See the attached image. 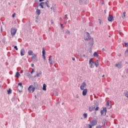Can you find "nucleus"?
Instances as JSON below:
<instances>
[{"label": "nucleus", "mask_w": 128, "mask_h": 128, "mask_svg": "<svg viewBox=\"0 0 128 128\" xmlns=\"http://www.w3.org/2000/svg\"><path fill=\"white\" fill-rule=\"evenodd\" d=\"M98 124V120H92V121H90V125L92 128Z\"/></svg>", "instance_id": "nucleus-1"}, {"label": "nucleus", "mask_w": 128, "mask_h": 128, "mask_svg": "<svg viewBox=\"0 0 128 128\" xmlns=\"http://www.w3.org/2000/svg\"><path fill=\"white\" fill-rule=\"evenodd\" d=\"M36 90V88L34 87V86L31 85L28 88V90L29 91V92H34V90Z\"/></svg>", "instance_id": "nucleus-2"}, {"label": "nucleus", "mask_w": 128, "mask_h": 128, "mask_svg": "<svg viewBox=\"0 0 128 128\" xmlns=\"http://www.w3.org/2000/svg\"><path fill=\"white\" fill-rule=\"evenodd\" d=\"M11 35L12 36H14V35L16 34V29L12 28L10 30Z\"/></svg>", "instance_id": "nucleus-3"}, {"label": "nucleus", "mask_w": 128, "mask_h": 128, "mask_svg": "<svg viewBox=\"0 0 128 128\" xmlns=\"http://www.w3.org/2000/svg\"><path fill=\"white\" fill-rule=\"evenodd\" d=\"M86 88V82H83L80 86V89L81 90H84Z\"/></svg>", "instance_id": "nucleus-4"}, {"label": "nucleus", "mask_w": 128, "mask_h": 128, "mask_svg": "<svg viewBox=\"0 0 128 128\" xmlns=\"http://www.w3.org/2000/svg\"><path fill=\"white\" fill-rule=\"evenodd\" d=\"M115 66L119 69H120L122 68V62H120L116 64Z\"/></svg>", "instance_id": "nucleus-5"}, {"label": "nucleus", "mask_w": 128, "mask_h": 128, "mask_svg": "<svg viewBox=\"0 0 128 128\" xmlns=\"http://www.w3.org/2000/svg\"><path fill=\"white\" fill-rule=\"evenodd\" d=\"M89 64H90V68H94V62H92V58H90L89 60Z\"/></svg>", "instance_id": "nucleus-6"}, {"label": "nucleus", "mask_w": 128, "mask_h": 128, "mask_svg": "<svg viewBox=\"0 0 128 128\" xmlns=\"http://www.w3.org/2000/svg\"><path fill=\"white\" fill-rule=\"evenodd\" d=\"M102 116H106V108H104L102 110L100 111Z\"/></svg>", "instance_id": "nucleus-7"}, {"label": "nucleus", "mask_w": 128, "mask_h": 128, "mask_svg": "<svg viewBox=\"0 0 128 128\" xmlns=\"http://www.w3.org/2000/svg\"><path fill=\"white\" fill-rule=\"evenodd\" d=\"M108 22H112V20H114V16L109 14L108 17Z\"/></svg>", "instance_id": "nucleus-8"}, {"label": "nucleus", "mask_w": 128, "mask_h": 128, "mask_svg": "<svg viewBox=\"0 0 128 128\" xmlns=\"http://www.w3.org/2000/svg\"><path fill=\"white\" fill-rule=\"evenodd\" d=\"M24 54H26V50H24V48H22L20 50V56H24Z\"/></svg>", "instance_id": "nucleus-9"}, {"label": "nucleus", "mask_w": 128, "mask_h": 128, "mask_svg": "<svg viewBox=\"0 0 128 128\" xmlns=\"http://www.w3.org/2000/svg\"><path fill=\"white\" fill-rule=\"evenodd\" d=\"M88 94V89L85 88L83 90V91L82 92V94L84 96H86V94Z\"/></svg>", "instance_id": "nucleus-10"}, {"label": "nucleus", "mask_w": 128, "mask_h": 128, "mask_svg": "<svg viewBox=\"0 0 128 128\" xmlns=\"http://www.w3.org/2000/svg\"><path fill=\"white\" fill-rule=\"evenodd\" d=\"M88 34H87V38H86L84 40H90V38H92V37L90 36V34L88 32H87Z\"/></svg>", "instance_id": "nucleus-11"}, {"label": "nucleus", "mask_w": 128, "mask_h": 128, "mask_svg": "<svg viewBox=\"0 0 128 128\" xmlns=\"http://www.w3.org/2000/svg\"><path fill=\"white\" fill-rule=\"evenodd\" d=\"M42 54L43 58L44 60H46V50H44V49L42 50Z\"/></svg>", "instance_id": "nucleus-12"}, {"label": "nucleus", "mask_w": 128, "mask_h": 128, "mask_svg": "<svg viewBox=\"0 0 128 128\" xmlns=\"http://www.w3.org/2000/svg\"><path fill=\"white\" fill-rule=\"evenodd\" d=\"M52 56H50L49 57V59H48V62L50 64H52Z\"/></svg>", "instance_id": "nucleus-13"}, {"label": "nucleus", "mask_w": 128, "mask_h": 128, "mask_svg": "<svg viewBox=\"0 0 128 128\" xmlns=\"http://www.w3.org/2000/svg\"><path fill=\"white\" fill-rule=\"evenodd\" d=\"M84 128H92V126H90V124H86L84 126Z\"/></svg>", "instance_id": "nucleus-14"}, {"label": "nucleus", "mask_w": 128, "mask_h": 128, "mask_svg": "<svg viewBox=\"0 0 128 128\" xmlns=\"http://www.w3.org/2000/svg\"><path fill=\"white\" fill-rule=\"evenodd\" d=\"M42 71H40L38 73L36 76H34V78H38L40 77V76H42Z\"/></svg>", "instance_id": "nucleus-15"}, {"label": "nucleus", "mask_w": 128, "mask_h": 128, "mask_svg": "<svg viewBox=\"0 0 128 128\" xmlns=\"http://www.w3.org/2000/svg\"><path fill=\"white\" fill-rule=\"evenodd\" d=\"M34 54V52H32V50H29L28 52V56H32Z\"/></svg>", "instance_id": "nucleus-16"}, {"label": "nucleus", "mask_w": 128, "mask_h": 128, "mask_svg": "<svg viewBox=\"0 0 128 128\" xmlns=\"http://www.w3.org/2000/svg\"><path fill=\"white\" fill-rule=\"evenodd\" d=\"M36 13L38 16H40V9H37L36 10Z\"/></svg>", "instance_id": "nucleus-17"}, {"label": "nucleus", "mask_w": 128, "mask_h": 128, "mask_svg": "<svg viewBox=\"0 0 128 128\" xmlns=\"http://www.w3.org/2000/svg\"><path fill=\"white\" fill-rule=\"evenodd\" d=\"M50 2L48 1V0H47L45 2V4H46L47 8H50V6H48Z\"/></svg>", "instance_id": "nucleus-18"}, {"label": "nucleus", "mask_w": 128, "mask_h": 128, "mask_svg": "<svg viewBox=\"0 0 128 128\" xmlns=\"http://www.w3.org/2000/svg\"><path fill=\"white\" fill-rule=\"evenodd\" d=\"M94 64L96 68H98V60H96V61L94 62Z\"/></svg>", "instance_id": "nucleus-19"}, {"label": "nucleus", "mask_w": 128, "mask_h": 128, "mask_svg": "<svg viewBox=\"0 0 128 128\" xmlns=\"http://www.w3.org/2000/svg\"><path fill=\"white\" fill-rule=\"evenodd\" d=\"M42 90H46V84H43Z\"/></svg>", "instance_id": "nucleus-20"}, {"label": "nucleus", "mask_w": 128, "mask_h": 128, "mask_svg": "<svg viewBox=\"0 0 128 128\" xmlns=\"http://www.w3.org/2000/svg\"><path fill=\"white\" fill-rule=\"evenodd\" d=\"M44 4L45 3L44 2H42L40 3V6H41V8H44Z\"/></svg>", "instance_id": "nucleus-21"}, {"label": "nucleus", "mask_w": 128, "mask_h": 128, "mask_svg": "<svg viewBox=\"0 0 128 128\" xmlns=\"http://www.w3.org/2000/svg\"><path fill=\"white\" fill-rule=\"evenodd\" d=\"M94 56H96V58H98V54L97 52H94Z\"/></svg>", "instance_id": "nucleus-22"}, {"label": "nucleus", "mask_w": 128, "mask_h": 128, "mask_svg": "<svg viewBox=\"0 0 128 128\" xmlns=\"http://www.w3.org/2000/svg\"><path fill=\"white\" fill-rule=\"evenodd\" d=\"M36 58V55L33 54L32 55V58L34 60V58Z\"/></svg>", "instance_id": "nucleus-23"}, {"label": "nucleus", "mask_w": 128, "mask_h": 128, "mask_svg": "<svg viewBox=\"0 0 128 128\" xmlns=\"http://www.w3.org/2000/svg\"><path fill=\"white\" fill-rule=\"evenodd\" d=\"M96 128H104V127L102 126L98 125L96 126Z\"/></svg>", "instance_id": "nucleus-24"}, {"label": "nucleus", "mask_w": 128, "mask_h": 128, "mask_svg": "<svg viewBox=\"0 0 128 128\" xmlns=\"http://www.w3.org/2000/svg\"><path fill=\"white\" fill-rule=\"evenodd\" d=\"M124 96L127 98H128V91L125 92Z\"/></svg>", "instance_id": "nucleus-25"}, {"label": "nucleus", "mask_w": 128, "mask_h": 128, "mask_svg": "<svg viewBox=\"0 0 128 128\" xmlns=\"http://www.w3.org/2000/svg\"><path fill=\"white\" fill-rule=\"evenodd\" d=\"M83 116H84V118H88V114L86 113H84L83 114Z\"/></svg>", "instance_id": "nucleus-26"}, {"label": "nucleus", "mask_w": 128, "mask_h": 128, "mask_svg": "<svg viewBox=\"0 0 128 128\" xmlns=\"http://www.w3.org/2000/svg\"><path fill=\"white\" fill-rule=\"evenodd\" d=\"M34 88H36V86H38V84H36V82H34Z\"/></svg>", "instance_id": "nucleus-27"}, {"label": "nucleus", "mask_w": 128, "mask_h": 128, "mask_svg": "<svg viewBox=\"0 0 128 128\" xmlns=\"http://www.w3.org/2000/svg\"><path fill=\"white\" fill-rule=\"evenodd\" d=\"M18 86H20V88H22V82H19L18 84Z\"/></svg>", "instance_id": "nucleus-28"}, {"label": "nucleus", "mask_w": 128, "mask_h": 128, "mask_svg": "<svg viewBox=\"0 0 128 128\" xmlns=\"http://www.w3.org/2000/svg\"><path fill=\"white\" fill-rule=\"evenodd\" d=\"M8 94H12V90H10V89L8 90Z\"/></svg>", "instance_id": "nucleus-29"}, {"label": "nucleus", "mask_w": 128, "mask_h": 128, "mask_svg": "<svg viewBox=\"0 0 128 128\" xmlns=\"http://www.w3.org/2000/svg\"><path fill=\"white\" fill-rule=\"evenodd\" d=\"M16 76L17 78H18V76H20V72H17L16 73Z\"/></svg>", "instance_id": "nucleus-30"}, {"label": "nucleus", "mask_w": 128, "mask_h": 128, "mask_svg": "<svg viewBox=\"0 0 128 128\" xmlns=\"http://www.w3.org/2000/svg\"><path fill=\"white\" fill-rule=\"evenodd\" d=\"M88 110H90V112H92V110H92V107H89L88 108Z\"/></svg>", "instance_id": "nucleus-31"}, {"label": "nucleus", "mask_w": 128, "mask_h": 128, "mask_svg": "<svg viewBox=\"0 0 128 128\" xmlns=\"http://www.w3.org/2000/svg\"><path fill=\"white\" fill-rule=\"evenodd\" d=\"M52 72H56V70L54 68H52Z\"/></svg>", "instance_id": "nucleus-32"}, {"label": "nucleus", "mask_w": 128, "mask_h": 128, "mask_svg": "<svg viewBox=\"0 0 128 128\" xmlns=\"http://www.w3.org/2000/svg\"><path fill=\"white\" fill-rule=\"evenodd\" d=\"M122 18H126V12H124L123 13V16H122Z\"/></svg>", "instance_id": "nucleus-33"}, {"label": "nucleus", "mask_w": 128, "mask_h": 128, "mask_svg": "<svg viewBox=\"0 0 128 128\" xmlns=\"http://www.w3.org/2000/svg\"><path fill=\"white\" fill-rule=\"evenodd\" d=\"M66 34H70V30H67L66 31Z\"/></svg>", "instance_id": "nucleus-34"}, {"label": "nucleus", "mask_w": 128, "mask_h": 128, "mask_svg": "<svg viewBox=\"0 0 128 128\" xmlns=\"http://www.w3.org/2000/svg\"><path fill=\"white\" fill-rule=\"evenodd\" d=\"M125 54L128 55V50H126L125 51Z\"/></svg>", "instance_id": "nucleus-35"}, {"label": "nucleus", "mask_w": 128, "mask_h": 128, "mask_svg": "<svg viewBox=\"0 0 128 128\" xmlns=\"http://www.w3.org/2000/svg\"><path fill=\"white\" fill-rule=\"evenodd\" d=\"M125 46L126 48H128V42H124Z\"/></svg>", "instance_id": "nucleus-36"}, {"label": "nucleus", "mask_w": 128, "mask_h": 128, "mask_svg": "<svg viewBox=\"0 0 128 128\" xmlns=\"http://www.w3.org/2000/svg\"><path fill=\"white\" fill-rule=\"evenodd\" d=\"M14 48H15L16 50H18V46H14Z\"/></svg>", "instance_id": "nucleus-37"}, {"label": "nucleus", "mask_w": 128, "mask_h": 128, "mask_svg": "<svg viewBox=\"0 0 128 128\" xmlns=\"http://www.w3.org/2000/svg\"><path fill=\"white\" fill-rule=\"evenodd\" d=\"M110 101H108L107 102H106V106H110V102H109Z\"/></svg>", "instance_id": "nucleus-38"}, {"label": "nucleus", "mask_w": 128, "mask_h": 128, "mask_svg": "<svg viewBox=\"0 0 128 128\" xmlns=\"http://www.w3.org/2000/svg\"><path fill=\"white\" fill-rule=\"evenodd\" d=\"M18 92H22V90H20V88H18Z\"/></svg>", "instance_id": "nucleus-39"}, {"label": "nucleus", "mask_w": 128, "mask_h": 128, "mask_svg": "<svg viewBox=\"0 0 128 128\" xmlns=\"http://www.w3.org/2000/svg\"><path fill=\"white\" fill-rule=\"evenodd\" d=\"M99 108H98V106H97V107L95 108V110H98Z\"/></svg>", "instance_id": "nucleus-40"}, {"label": "nucleus", "mask_w": 128, "mask_h": 128, "mask_svg": "<svg viewBox=\"0 0 128 128\" xmlns=\"http://www.w3.org/2000/svg\"><path fill=\"white\" fill-rule=\"evenodd\" d=\"M14 16H16V13H14V14L12 15V18H14Z\"/></svg>", "instance_id": "nucleus-41"}, {"label": "nucleus", "mask_w": 128, "mask_h": 128, "mask_svg": "<svg viewBox=\"0 0 128 128\" xmlns=\"http://www.w3.org/2000/svg\"><path fill=\"white\" fill-rule=\"evenodd\" d=\"M34 72V70L32 69V71L30 72V74H33V72Z\"/></svg>", "instance_id": "nucleus-42"}, {"label": "nucleus", "mask_w": 128, "mask_h": 128, "mask_svg": "<svg viewBox=\"0 0 128 128\" xmlns=\"http://www.w3.org/2000/svg\"><path fill=\"white\" fill-rule=\"evenodd\" d=\"M31 66H32V68H34V64H31Z\"/></svg>", "instance_id": "nucleus-43"}, {"label": "nucleus", "mask_w": 128, "mask_h": 128, "mask_svg": "<svg viewBox=\"0 0 128 128\" xmlns=\"http://www.w3.org/2000/svg\"><path fill=\"white\" fill-rule=\"evenodd\" d=\"M91 108L94 110V108H95V107L92 106V107H91Z\"/></svg>", "instance_id": "nucleus-44"}, {"label": "nucleus", "mask_w": 128, "mask_h": 128, "mask_svg": "<svg viewBox=\"0 0 128 128\" xmlns=\"http://www.w3.org/2000/svg\"><path fill=\"white\" fill-rule=\"evenodd\" d=\"M104 50H106L104 49V48H102V52H104Z\"/></svg>", "instance_id": "nucleus-45"}, {"label": "nucleus", "mask_w": 128, "mask_h": 128, "mask_svg": "<svg viewBox=\"0 0 128 128\" xmlns=\"http://www.w3.org/2000/svg\"><path fill=\"white\" fill-rule=\"evenodd\" d=\"M1 32H2V26H1Z\"/></svg>", "instance_id": "nucleus-46"}, {"label": "nucleus", "mask_w": 128, "mask_h": 128, "mask_svg": "<svg viewBox=\"0 0 128 128\" xmlns=\"http://www.w3.org/2000/svg\"><path fill=\"white\" fill-rule=\"evenodd\" d=\"M61 26V28H62V30L64 28L62 27V24H60Z\"/></svg>", "instance_id": "nucleus-47"}, {"label": "nucleus", "mask_w": 128, "mask_h": 128, "mask_svg": "<svg viewBox=\"0 0 128 128\" xmlns=\"http://www.w3.org/2000/svg\"><path fill=\"white\" fill-rule=\"evenodd\" d=\"M50 22H51V24H54V20H51Z\"/></svg>", "instance_id": "nucleus-48"}, {"label": "nucleus", "mask_w": 128, "mask_h": 128, "mask_svg": "<svg viewBox=\"0 0 128 128\" xmlns=\"http://www.w3.org/2000/svg\"><path fill=\"white\" fill-rule=\"evenodd\" d=\"M68 18V14L65 15V18Z\"/></svg>", "instance_id": "nucleus-49"}, {"label": "nucleus", "mask_w": 128, "mask_h": 128, "mask_svg": "<svg viewBox=\"0 0 128 128\" xmlns=\"http://www.w3.org/2000/svg\"><path fill=\"white\" fill-rule=\"evenodd\" d=\"M44 0H39V2H44Z\"/></svg>", "instance_id": "nucleus-50"}, {"label": "nucleus", "mask_w": 128, "mask_h": 128, "mask_svg": "<svg viewBox=\"0 0 128 128\" xmlns=\"http://www.w3.org/2000/svg\"><path fill=\"white\" fill-rule=\"evenodd\" d=\"M76 98H78V94L76 95Z\"/></svg>", "instance_id": "nucleus-51"}, {"label": "nucleus", "mask_w": 128, "mask_h": 128, "mask_svg": "<svg viewBox=\"0 0 128 128\" xmlns=\"http://www.w3.org/2000/svg\"><path fill=\"white\" fill-rule=\"evenodd\" d=\"M118 56H122V54H118Z\"/></svg>", "instance_id": "nucleus-52"}, {"label": "nucleus", "mask_w": 128, "mask_h": 128, "mask_svg": "<svg viewBox=\"0 0 128 128\" xmlns=\"http://www.w3.org/2000/svg\"><path fill=\"white\" fill-rule=\"evenodd\" d=\"M72 60H74L75 58H72Z\"/></svg>", "instance_id": "nucleus-53"}, {"label": "nucleus", "mask_w": 128, "mask_h": 128, "mask_svg": "<svg viewBox=\"0 0 128 128\" xmlns=\"http://www.w3.org/2000/svg\"><path fill=\"white\" fill-rule=\"evenodd\" d=\"M82 56L84 58L86 56V54H83Z\"/></svg>", "instance_id": "nucleus-54"}, {"label": "nucleus", "mask_w": 128, "mask_h": 128, "mask_svg": "<svg viewBox=\"0 0 128 128\" xmlns=\"http://www.w3.org/2000/svg\"><path fill=\"white\" fill-rule=\"evenodd\" d=\"M102 78H104V75H103V76H102Z\"/></svg>", "instance_id": "nucleus-55"}, {"label": "nucleus", "mask_w": 128, "mask_h": 128, "mask_svg": "<svg viewBox=\"0 0 128 128\" xmlns=\"http://www.w3.org/2000/svg\"><path fill=\"white\" fill-rule=\"evenodd\" d=\"M56 96H58V94L56 93Z\"/></svg>", "instance_id": "nucleus-56"}, {"label": "nucleus", "mask_w": 128, "mask_h": 128, "mask_svg": "<svg viewBox=\"0 0 128 128\" xmlns=\"http://www.w3.org/2000/svg\"><path fill=\"white\" fill-rule=\"evenodd\" d=\"M64 24H66V22L64 23Z\"/></svg>", "instance_id": "nucleus-57"}, {"label": "nucleus", "mask_w": 128, "mask_h": 128, "mask_svg": "<svg viewBox=\"0 0 128 128\" xmlns=\"http://www.w3.org/2000/svg\"><path fill=\"white\" fill-rule=\"evenodd\" d=\"M50 10H52V8H50Z\"/></svg>", "instance_id": "nucleus-58"}, {"label": "nucleus", "mask_w": 128, "mask_h": 128, "mask_svg": "<svg viewBox=\"0 0 128 128\" xmlns=\"http://www.w3.org/2000/svg\"><path fill=\"white\" fill-rule=\"evenodd\" d=\"M36 22H38V20H36Z\"/></svg>", "instance_id": "nucleus-59"}, {"label": "nucleus", "mask_w": 128, "mask_h": 128, "mask_svg": "<svg viewBox=\"0 0 128 128\" xmlns=\"http://www.w3.org/2000/svg\"><path fill=\"white\" fill-rule=\"evenodd\" d=\"M2 24H4V22H2Z\"/></svg>", "instance_id": "nucleus-60"}, {"label": "nucleus", "mask_w": 128, "mask_h": 128, "mask_svg": "<svg viewBox=\"0 0 128 128\" xmlns=\"http://www.w3.org/2000/svg\"><path fill=\"white\" fill-rule=\"evenodd\" d=\"M35 98H36V96H35Z\"/></svg>", "instance_id": "nucleus-61"}, {"label": "nucleus", "mask_w": 128, "mask_h": 128, "mask_svg": "<svg viewBox=\"0 0 128 128\" xmlns=\"http://www.w3.org/2000/svg\"><path fill=\"white\" fill-rule=\"evenodd\" d=\"M109 38H110V36H109Z\"/></svg>", "instance_id": "nucleus-62"}, {"label": "nucleus", "mask_w": 128, "mask_h": 128, "mask_svg": "<svg viewBox=\"0 0 128 128\" xmlns=\"http://www.w3.org/2000/svg\"><path fill=\"white\" fill-rule=\"evenodd\" d=\"M60 20H62V18H60Z\"/></svg>", "instance_id": "nucleus-63"}, {"label": "nucleus", "mask_w": 128, "mask_h": 128, "mask_svg": "<svg viewBox=\"0 0 128 128\" xmlns=\"http://www.w3.org/2000/svg\"><path fill=\"white\" fill-rule=\"evenodd\" d=\"M60 20H62V18H60Z\"/></svg>", "instance_id": "nucleus-64"}]
</instances>
